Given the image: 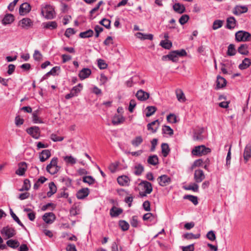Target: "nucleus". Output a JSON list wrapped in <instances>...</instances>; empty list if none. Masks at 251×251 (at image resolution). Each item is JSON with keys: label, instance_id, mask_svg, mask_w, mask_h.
<instances>
[{"label": "nucleus", "instance_id": "obj_1", "mask_svg": "<svg viewBox=\"0 0 251 251\" xmlns=\"http://www.w3.org/2000/svg\"><path fill=\"white\" fill-rule=\"evenodd\" d=\"M41 14L46 19H53L55 17L54 8L50 4H43L41 5Z\"/></svg>", "mask_w": 251, "mask_h": 251}, {"label": "nucleus", "instance_id": "obj_2", "mask_svg": "<svg viewBox=\"0 0 251 251\" xmlns=\"http://www.w3.org/2000/svg\"><path fill=\"white\" fill-rule=\"evenodd\" d=\"M211 151V150L204 145L196 146L192 151V154L194 156H201L206 155Z\"/></svg>", "mask_w": 251, "mask_h": 251}, {"label": "nucleus", "instance_id": "obj_3", "mask_svg": "<svg viewBox=\"0 0 251 251\" xmlns=\"http://www.w3.org/2000/svg\"><path fill=\"white\" fill-rule=\"evenodd\" d=\"M58 158L53 157L51 160L50 163L46 167L47 171L51 175H55L60 169V167L57 165Z\"/></svg>", "mask_w": 251, "mask_h": 251}, {"label": "nucleus", "instance_id": "obj_4", "mask_svg": "<svg viewBox=\"0 0 251 251\" xmlns=\"http://www.w3.org/2000/svg\"><path fill=\"white\" fill-rule=\"evenodd\" d=\"M235 39L238 42H248L251 40V34L245 31L240 30L235 33Z\"/></svg>", "mask_w": 251, "mask_h": 251}, {"label": "nucleus", "instance_id": "obj_5", "mask_svg": "<svg viewBox=\"0 0 251 251\" xmlns=\"http://www.w3.org/2000/svg\"><path fill=\"white\" fill-rule=\"evenodd\" d=\"M0 233L7 239L14 237L16 234V231L14 228L7 226L1 229Z\"/></svg>", "mask_w": 251, "mask_h": 251}, {"label": "nucleus", "instance_id": "obj_6", "mask_svg": "<svg viewBox=\"0 0 251 251\" xmlns=\"http://www.w3.org/2000/svg\"><path fill=\"white\" fill-rule=\"evenodd\" d=\"M26 132L33 138L36 139L40 136V130L38 126H34L28 128L26 129Z\"/></svg>", "mask_w": 251, "mask_h": 251}, {"label": "nucleus", "instance_id": "obj_7", "mask_svg": "<svg viewBox=\"0 0 251 251\" xmlns=\"http://www.w3.org/2000/svg\"><path fill=\"white\" fill-rule=\"evenodd\" d=\"M157 181L161 186H166L171 182V178L166 175H161L157 178Z\"/></svg>", "mask_w": 251, "mask_h": 251}, {"label": "nucleus", "instance_id": "obj_8", "mask_svg": "<svg viewBox=\"0 0 251 251\" xmlns=\"http://www.w3.org/2000/svg\"><path fill=\"white\" fill-rule=\"evenodd\" d=\"M27 169V164L25 162H21L18 164V169L15 174L20 176H23Z\"/></svg>", "mask_w": 251, "mask_h": 251}, {"label": "nucleus", "instance_id": "obj_9", "mask_svg": "<svg viewBox=\"0 0 251 251\" xmlns=\"http://www.w3.org/2000/svg\"><path fill=\"white\" fill-rule=\"evenodd\" d=\"M194 178L196 183L201 182L205 178V175L203 171L201 169L196 170Z\"/></svg>", "mask_w": 251, "mask_h": 251}, {"label": "nucleus", "instance_id": "obj_10", "mask_svg": "<svg viewBox=\"0 0 251 251\" xmlns=\"http://www.w3.org/2000/svg\"><path fill=\"white\" fill-rule=\"evenodd\" d=\"M159 124L158 120H156L147 125V129L152 133H155L159 126Z\"/></svg>", "mask_w": 251, "mask_h": 251}, {"label": "nucleus", "instance_id": "obj_11", "mask_svg": "<svg viewBox=\"0 0 251 251\" xmlns=\"http://www.w3.org/2000/svg\"><path fill=\"white\" fill-rule=\"evenodd\" d=\"M89 193L90 191L88 188H82L76 193V198L79 200L84 199L88 196Z\"/></svg>", "mask_w": 251, "mask_h": 251}, {"label": "nucleus", "instance_id": "obj_12", "mask_svg": "<svg viewBox=\"0 0 251 251\" xmlns=\"http://www.w3.org/2000/svg\"><path fill=\"white\" fill-rule=\"evenodd\" d=\"M248 8L246 6L236 5L233 10V13L235 15H240L247 12Z\"/></svg>", "mask_w": 251, "mask_h": 251}, {"label": "nucleus", "instance_id": "obj_13", "mask_svg": "<svg viewBox=\"0 0 251 251\" xmlns=\"http://www.w3.org/2000/svg\"><path fill=\"white\" fill-rule=\"evenodd\" d=\"M31 10V6L27 2L22 3L19 9V13L21 15H24Z\"/></svg>", "mask_w": 251, "mask_h": 251}, {"label": "nucleus", "instance_id": "obj_14", "mask_svg": "<svg viewBox=\"0 0 251 251\" xmlns=\"http://www.w3.org/2000/svg\"><path fill=\"white\" fill-rule=\"evenodd\" d=\"M55 219V215L52 212L46 213L43 216V220L47 224H51Z\"/></svg>", "mask_w": 251, "mask_h": 251}, {"label": "nucleus", "instance_id": "obj_15", "mask_svg": "<svg viewBox=\"0 0 251 251\" xmlns=\"http://www.w3.org/2000/svg\"><path fill=\"white\" fill-rule=\"evenodd\" d=\"M91 69L89 68H83L79 73L78 76L81 80L88 78L91 74Z\"/></svg>", "mask_w": 251, "mask_h": 251}, {"label": "nucleus", "instance_id": "obj_16", "mask_svg": "<svg viewBox=\"0 0 251 251\" xmlns=\"http://www.w3.org/2000/svg\"><path fill=\"white\" fill-rule=\"evenodd\" d=\"M136 96L138 100L145 101L149 99L150 94L142 90H139L137 91Z\"/></svg>", "mask_w": 251, "mask_h": 251}, {"label": "nucleus", "instance_id": "obj_17", "mask_svg": "<svg viewBox=\"0 0 251 251\" xmlns=\"http://www.w3.org/2000/svg\"><path fill=\"white\" fill-rule=\"evenodd\" d=\"M51 156L50 151L49 150H43L39 154L40 161L44 162L49 159Z\"/></svg>", "mask_w": 251, "mask_h": 251}, {"label": "nucleus", "instance_id": "obj_18", "mask_svg": "<svg viewBox=\"0 0 251 251\" xmlns=\"http://www.w3.org/2000/svg\"><path fill=\"white\" fill-rule=\"evenodd\" d=\"M244 159L245 161V163H247L249 160L251 158V145L248 144L244 151L243 153Z\"/></svg>", "mask_w": 251, "mask_h": 251}, {"label": "nucleus", "instance_id": "obj_19", "mask_svg": "<svg viewBox=\"0 0 251 251\" xmlns=\"http://www.w3.org/2000/svg\"><path fill=\"white\" fill-rule=\"evenodd\" d=\"M130 179L126 176H120L117 178V182L121 186H128Z\"/></svg>", "mask_w": 251, "mask_h": 251}, {"label": "nucleus", "instance_id": "obj_20", "mask_svg": "<svg viewBox=\"0 0 251 251\" xmlns=\"http://www.w3.org/2000/svg\"><path fill=\"white\" fill-rule=\"evenodd\" d=\"M216 83V89H221L226 86V80L224 77L218 75L217 77Z\"/></svg>", "mask_w": 251, "mask_h": 251}, {"label": "nucleus", "instance_id": "obj_21", "mask_svg": "<svg viewBox=\"0 0 251 251\" xmlns=\"http://www.w3.org/2000/svg\"><path fill=\"white\" fill-rule=\"evenodd\" d=\"M140 185L143 186L144 191L148 194H150L152 191V187L151 184L147 181H142Z\"/></svg>", "mask_w": 251, "mask_h": 251}, {"label": "nucleus", "instance_id": "obj_22", "mask_svg": "<svg viewBox=\"0 0 251 251\" xmlns=\"http://www.w3.org/2000/svg\"><path fill=\"white\" fill-rule=\"evenodd\" d=\"M236 25V21L234 17H230L226 19V28L232 29L235 27Z\"/></svg>", "mask_w": 251, "mask_h": 251}, {"label": "nucleus", "instance_id": "obj_23", "mask_svg": "<svg viewBox=\"0 0 251 251\" xmlns=\"http://www.w3.org/2000/svg\"><path fill=\"white\" fill-rule=\"evenodd\" d=\"M174 10L179 14H182L185 11V7L183 4L179 3H175L173 6Z\"/></svg>", "mask_w": 251, "mask_h": 251}, {"label": "nucleus", "instance_id": "obj_24", "mask_svg": "<svg viewBox=\"0 0 251 251\" xmlns=\"http://www.w3.org/2000/svg\"><path fill=\"white\" fill-rule=\"evenodd\" d=\"M123 211L122 208L113 206L110 210V215L112 217H116L122 214Z\"/></svg>", "mask_w": 251, "mask_h": 251}, {"label": "nucleus", "instance_id": "obj_25", "mask_svg": "<svg viewBox=\"0 0 251 251\" xmlns=\"http://www.w3.org/2000/svg\"><path fill=\"white\" fill-rule=\"evenodd\" d=\"M43 27L46 29L52 30L57 27V24L55 21H51L43 23L42 24Z\"/></svg>", "mask_w": 251, "mask_h": 251}, {"label": "nucleus", "instance_id": "obj_26", "mask_svg": "<svg viewBox=\"0 0 251 251\" xmlns=\"http://www.w3.org/2000/svg\"><path fill=\"white\" fill-rule=\"evenodd\" d=\"M20 22L23 28H28L33 25L32 21L30 19L28 18H23Z\"/></svg>", "mask_w": 251, "mask_h": 251}, {"label": "nucleus", "instance_id": "obj_27", "mask_svg": "<svg viewBox=\"0 0 251 251\" xmlns=\"http://www.w3.org/2000/svg\"><path fill=\"white\" fill-rule=\"evenodd\" d=\"M50 191L47 192V196L50 198L56 192L57 188L53 182H50L49 184Z\"/></svg>", "mask_w": 251, "mask_h": 251}, {"label": "nucleus", "instance_id": "obj_28", "mask_svg": "<svg viewBox=\"0 0 251 251\" xmlns=\"http://www.w3.org/2000/svg\"><path fill=\"white\" fill-rule=\"evenodd\" d=\"M249 46L247 44H242L238 49V51L241 54L247 55L249 52L248 50Z\"/></svg>", "mask_w": 251, "mask_h": 251}, {"label": "nucleus", "instance_id": "obj_29", "mask_svg": "<svg viewBox=\"0 0 251 251\" xmlns=\"http://www.w3.org/2000/svg\"><path fill=\"white\" fill-rule=\"evenodd\" d=\"M251 65V60L248 58H245L241 64L239 65L240 70H245L248 68Z\"/></svg>", "mask_w": 251, "mask_h": 251}, {"label": "nucleus", "instance_id": "obj_30", "mask_svg": "<svg viewBox=\"0 0 251 251\" xmlns=\"http://www.w3.org/2000/svg\"><path fill=\"white\" fill-rule=\"evenodd\" d=\"M40 109H38L32 113V121L34 123H43V121L38 116L40 115Z\"/></svg>", "mask_w": 251, "mask_h": 251}, {"label": "nucleus", "instance_id": "obj_31", "mask_svg": "<svg viewBox=\"0 0 251 251\" xmlns=\"http://www.w3.org/2000/svg\"><path fill=\"white\" fill-rule=\"evenodd\" d=\"M161 151L163 156L164 157H167L170 151L168 144L167 143H162L161 145Z\"/></svg>", "mask_w": 251, "mask_h": 251}, {"label": "nucleus", "instance_id": "obj_32", "mask_svg": "<svg viewBox=\"0 0 251 251\" xmlns=\"http://www.w3.org/2000/svg\"><path fill=\"white\" fill-rule=\"evenodd\" d=\"M149 164L152 165H156L158 164V158L156 155L150 156L147 160Z\"/></svg>", "mask_w": 251, "mask_h": 251}, {"label": "nucleus", "instance_id": "obj_33", "mask_svg": "<svg viewBox=\"0 0 251 251\" xmlns=\"http://www.w3.org/2000/svg\"><path fill=\"white\" fill-rule=\"evenodd\" d=\"M94 31L92 29H88L85 31L80 32L79 36L81 38H89L93 36Z\"/></svg>", "mask_w": 251, "mask_h": 251}, {"label": "nucleus", "instance_id": "obj_34", "mask_svg": "<svg viewBox=\"0 0 251 251\" xmlns=\"http://www.w3.org/2000/svg\"><path fill=\"white\" fill-rule=\"evenodd\" d=\"M14 20V16L12 14H7L4 16L2 22L3 25H6L12 23Z\"/></svg>", "mask_w": 251, "mask_h": 251}, {"label": "nucleus", "instance_id": "obj_35", "mask_svg": "<svg viewBox=\"0 0 251 251\" xmlns=\"http://www.w3.org/2000/svg\"><path fill=\"white\" fill-rule=\"evenodd\" d=\"M146 109L147 111L146 113V116L149 117L154 114L157 110V108L154 106H148Z\"/></svg>", "mask_w": 251, "mask_h": 251}, {"label": "nucleus", "instance_id": "obj_36", "mask_svg": "<svg viewBox=\"0 0 251 251\" xmlns=\"http://www.w3.org/2000/svg\"><path fill=\"white\" fill-rule=\"evenodd\" d=\"M47 180V178L45 176H41L34 183L33 186L34 189L37 190L40 186V185L43 184Z\"/></svg>", "mask_w": 251, "mask_h": 251}, {"label": "nucleus", "instance_id": "obj_37", "mask_svg": "<svg viewBox=\"0 0 251 251\" xmlns=\"http://www.w3.org/2000/svg\"><path fill=\"white\" fill-rule=\"evenodd\" d=\"M183 199L185 200H188L190 201H191L195 205H196L198 204V197L197 196L191 195H186L184 196Z\"/></svg>", "mask_w": 251, "mask_h": 251}, {"label": "nucleus", "instance_id": "obj_38", "mask_svg": "<svg viewBox=\"0 0 251 251\" xmlns=\"http://www.w3.org/2000/svg\"><path fill=\"white\" fill-rule=\"evenodd\" d=\"M7 245L13 249H16L20 245V243L18 241L16 240H8L6 242Z\"/></svg>", "mask_w": 251, "mask_h": 251}, {"label": "nucleus", "instance_id": "obj_39", "mask_svg": "<svg viewBox=\"0 0 251 251\" xmlns=\"http://www.w3.org/2000/svg\"><path fill=\"white\" fill-rule=\"evenodd\" d=\"M10 213L11 217L13 218V220L17 223V224L20 225L23 228L26 229L25 226L23 225V224L19 220V218L16 216V215L13 212L11 209H10Z\"/></svg>", "mask_w": 251, "mask_h": 251}, {"label": "nucleus", "instance_id": "obj_40", "mask_svg": "<svg viewBox=\"0 0 251 251\" xmlns=\"http://www.w3.org/2000/svg\"><path fill=\"white\" fill-rule=\"evenodd\" d=\"M83 85L81 83H79L77 85L74 86L71 90V92L76 97L82 89Z\"/></svg>", "mask_w": 251, "mask_h": 251}, {"label": "nucleus", "instance_id": "obj_41", "mask_svg": "<svg viewBox=\"0 0 251 251\" xmlns=\"http://www.w3.org/2000/svg\"><path fill=\"white\" fill-rule=\"evenodd\" d=\"M125 120V119L123 116H115L112 121V123L114 125H118L123 123Z\"/></svg>", "mask_w": 251, "mask_h": 251}, {"label": "nucleus", "instance_id": "obj_42", "mask_svg": "<svg viewBox=\"0 0 251 251\" xmlns=\"http://www.w3.org/2000/svg\"><path fill=\"white\" fill-rule=\"evenodd\" d=\"M176 95L177 100L180 102H184L186 100V99L184 93L181 90H176Z\"/></svg>", "mask_w": 251, "mask_h": 251}, {"label": "nucleus", "instance_id": "obj_43", "mask_svg": "<svg viewBox=\"0 0 251 251\" xmlns=\"http://www.w3.org/2000/svg\"><path fill=\"white\" fill-rule=\"evenodd\" d=\"M143 141V138L141 136L136 137L131 141V144L134 147L139 146Z\"/></svg>", "mask_w": 251, "mask_h": 251}, {"label": "nucleus", "instance_id": "obj_44", "mask_svg": "<svg viewBox=\"0 0 251 251\" xmlns=\"http://www.w3.org/2000/svg\"><path fill=\"white\" fill-rule=\"evenodd\" d=\"M64 160L67 164H70L71 165H74L76 163V159L74 158L73 156H66L63 157Z\"/></svg>", "mask_w": 251, "mask_h": 251}, {"label": "nucleus", "instance_id": "obj_45", "mask_svg": "<svg viewBox=\"0 0 251 251\" xmlns=\"http://www.w3.org/2000/svg\"><path fill=\"white\" fill-rule=\"evenodd\" d=\"M236 50L235 48V46L233 44H230L227 49V55L228 56H233L236 54Z\"/></svg>", "mask_w": 251, "mask_h": 251}, {"label": "nucleus", "instance_id": "obj_46", "mask_svg": "<svg viewBox=\"0 0 251 251\" xmlns=\"http://www.w3.org/2000/svg\"><path fill=\"white\" fill-rule=\"evenodd\" d=\"M200 233L194 234L192 233H187L184 234L183 236L186 239L190 240L192 239H198L200 237Z\"/></svg>", "mask_w": 251, "mask_h": 251}, {"label": "nucleus", "instance_id": "obj_47", "mask_svg": "<svg viewBox=\"0 0 251 251\" xmlns=\"http://www.w3.org/2000/svg\"><path fill=\"white\" fill-rule=\"evenodd\" d=\"M184 189L186 190H192L194 192H198L199 191V185L194 183L192 185H189L188 186H184Z\"/></svg>", "mask_w": 251, "mask_h": 251}, {"label": "nucleus", "instance_id": "obj_48", "mask_svg": "<svg viewBox=\"0 0 251 251\" xmlns=\"http://www.w3.org/2000/svg\"><path fill=\"white\" fill-rule=\"evenodd\" d=\"M162 133L172 136L174 134V131L169 126H164L162 127Z\"/></svg>", "mask_w": 251, "mask_h": 251}, {"label": "nucleus", "instance_id": "obj_49", "mask_svg": "<svg viewBox=\"0 0 251 251\" xmlns=\"http://www.w3.org/2000/svg\"><path fill=\"white\" fill-rule=\"evenodd\" d=\"M31 187L30 182L28 179H25L24 181V184L22 188L20 190V191H22L24 190L28 191L29 190Z\"/></svg>", "mask_w": 251, "mask_h": 251}, {"label": "nucleus", "instance_id": "obj_50", "mask_svg": "<svg viewBox=\"0 0 251 251\" xmlns=\"http://www.w3.org/2000/svg\"><path fill=\"white\" fill-rule=\"evenodd\" d=\"M160 46H161L163 48L165 49H170L172 46V43L171 41L168 40L165 41L162 40L160 43Z\"/></svg>", "mask_w": 251, "mask_h": 251}, {"label": "nucleus", "instance_id": "obj_51", "mask_svg": "<svg viewBox=\"0 0 251 251\" xmlns=\"http://www.w3.org/2000/svg\"><path fill=\"white\" fill-rule=\"evenodd\" d=\"M119 226L123 231L127 230L129 227L128 223L124 220L119 221Z\"/></svg>", "mask_w": 251, "mask_h": 251}, {"label": "nucleus", "instance_id": "obj_52", "mask_svg": "<svg viewBox=\"0 0 251 251\" xmlns=\"http://www.w3.org/2000/svg\"><path fill=\"white\" fill-rule=\"evenodd\" d=\"M134 174L136 175L140 176L144 171V167L140 164L135 166Z\"/></svg>", "mask_w": 251, "mask_h": 251}, {"label": "nucleus", "instance_id": "obj_53", "mask_svg": "<svg viewBox=\"0 0 251 251\" xmlns=\"http://www.w3.org/2000/svg\"><path fill=\"white\" fill-rule=\"evenodd\" d=\"M223 24V21L222 20H215L213 24L212 28L214 30L217 29L221 27Z\"/></svg>", "mask_w": 251, "mask_h": 251}, {"label": "nucleus", "instance_id": "obj_54", "mask_svg": "<svg viewBox=\"0 0 251 251\" xmlns=\"http://www.w3.org/2000/svg\"><path fill=\"white\" fill-rule=\"evenodd\" d=\"M83 181L91 185L94 183L95 179L91 176H85L83 177Z\"/></svg>", "mask_w": 251, "mask_h": 251}, {"label": "nucleus", "instance_id": "obj_55", "mask_svg": "<svg viewBox=\"0 0 251 251\" xmlns=\"http://www.w3.org/2000/svg\"><path fill=\"white\" fill-rule=\"evenodd\" d=\"M189 19V16L188 15H183L179 18V22L181 25H183L188 21Z\"/></svg>", "mask_w": 251, "mask_h": 251}, {"label": "nucleus", "instance_id": "obj_56", "mask_svg": "<svg viewBox=\"0 0 251 251\" xmlns=\"http://www.w3.org/2000/svg\"><path fill=\"white\" fill-rule=\"evenodd\" d=\"M168 59L170 60H172L173 62L176 61V58H177L176 54V53L175 50L171 51L169 54L167 55Z\"/></svg>", "mask_w": 251, "mask_h": 251}, {"label": "nucleus", "instance_id": "obj_57", "mask_svg": "<svg viewBox=\"0 0 251 251\" xmlns=\"http://www.w3.org/2000/svg\"><path fill=\"white\" fill-rule=\"evenodd\" d=\"M50 138L53 142L61 141L64 139L63 137L58 136L54 133H52L50 135Z\"/></svg>", "mask_w": 251, "mask_h": 251}, {"label": "nucleus", "instance_id": "obj_58", "mask_svg": "<svg viewBox=\"0 0 251 251\" xmlns=\"http://www.w3.org/2000/svg\"><path fill=\"white\" fill-rule=\"evenodd\" d=\"M98 66L100 69H104L107 67V64L103 60L101 59L98 60Z\"/></svg>", "mask_w": 251, "mask_h": 251}, {"label": "nucleus", "instance_id": "obj_59", "mask_svg": "<svg viewBox=\"0 0 251 251\" xmlns=\"http://www.w3.org/2000/svg\"><path fill=\"white\" fill-rule=\"evenodd\" d=\"M154 219V216L151 213H147L144 215L143 217V219L144 221L150 220V221H152Z\"/></svg>", "mask_w": 251, "mask_h": 251}, {"label": "nucleus", "instance_id": "obj_60", "mask_svg": "<svg viewBox=\"0 0 251 251\" xmlns=\"http://www.w3.org/2000/svg\"><path fill=\"white\" fill-rule=\"evenodd\" d=\"M33 58L36 61H40L42 58V55L38 50H35L33 55Z\"/></svg>", "mask_w": 251, "mask_h": 251}, {"label": "nucleus", "instance_id": "obj_61", "mask_svg": "<svg viewBox=\"0 0 251 251\" xmlns=\"http://www.w3.org/2000/svg\"><path fill=\"white\" fill-rule=\"evenodd\" d=\"M206 237L210 241H213L216 239V235L214 232L212 230H211L206 234Z\"/></svg>", "mask_w": 251, "mask_h": 251}, {"label": "nucleus", "instance_id": "obj_62", "mask_svg": "<svg viewBox=\"0 0 251 251\" xmlns=\"http://www.w3.org/2000/svg\"><path fill=\"white\" fill-rule=\"evenodd\" d=\"M168 122L171 123H176V116L174 114H170L167 117Z\"/></svg>", "mask_w": 251, "mask_h": 251}, {"label": "nucleus", "instance_id": "obj_63", "mask_svg": "<svg viewBox=\"0 0 251 251\" xmlns=\"http://www.w3.org/2000/svg\"><path fill=\"white\" fill-rule=\"evenodd\" d=\"M136 105V102L135 100L132 99L130 100L129 105L128 107V110L130 112L132 113L133 111L134 107Z\"/></svg>", "mask_w": 251, "mask_h": 251}, {"label": "nucleus", "instance_id": "obj_64", "mask_svg": "<svg viewBox=\"0 0 251 251\" xmlns=\"http://www.w3.org/2000/svg\"><path fill=\"white\" fill-rule=\"evenodd\" d=\"M130 224L132 226L134 227H136L138 226V221L137 219V216H133L132 217V219L130 221Z\"/></svg>", "mask_w": 251, "mask_h": 251}]
</instances>
